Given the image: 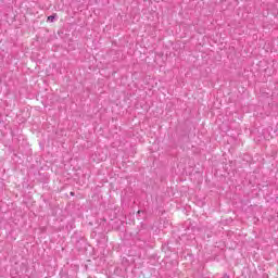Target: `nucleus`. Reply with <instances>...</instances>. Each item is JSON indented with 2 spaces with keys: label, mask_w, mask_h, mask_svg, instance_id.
<instances>
[{
  "label": "nucleus",
  "mask_w": 278,
  "mask_h": 278,
  "mask_svg": "<svg viewBox=\"0 0 278 278\" xmlns=\"http://www.w3.org/2000/svg\"><path fill=\"white\" fill-rule=\"evenodd\" d=\"M48 23H53V21H55V15H50L48 16Z\"/></svg>",
  "instance_id": "1"
},
{
  "label": "nucleus",
  "mask_w": 278,
  "mask_h": 278,
  "mask_svg": "<svg viewBox=\"0 0 278 278\" xmlns=\"http://www.w3.org/2000/svg\"><path fill=\"white\" fill-rule=\"evenodd\" d=\"M116 275H121L119 273H118V269H115V271H114Z\"/></svg>",
  "instance_id": "2"
},
{
  "label": "nucleus",
  "mask_w": 278,
  "mask_h": 278,
  "mask_svg": "<svg viewBox=\"0 0 278 278\" xmlns=\"http://www.w3.org/2000/svg\"><path fill=\"white\" fill-rule=\"evenodd\" d=\"M75 193L71 192V195L73 197Z\"/></svg>",
  "instance_id": "3"
}]
</instances>
